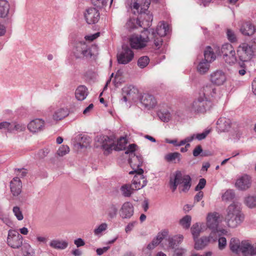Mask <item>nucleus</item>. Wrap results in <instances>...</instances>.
<instances>
[{"label": "nucleus", "instance_id": "obj_1", "mask_svg": "<svg viewBox=\"0 0 256 256\" xmlns=\"http://www.w3.org/2000/svg\"><path fill=\"white\" fill-rule=\"evenodd\" d=\"M243 220L244 216L238 203L234 202L228 206L226 220L228 227L236 228L242 223Z\"/></svg>", "mask_w": 256, "mask_h": 256}, {"label": "nucleus", "instance_id": "obj_2", "mask_svg": "<svg viewBox=\"0 0 256 256\" xmlns=\"http://www.w3.org/2000/svg\"><path fill=\"white\" fill-rule=\"evenodd\" d=\"M256 52V39L249 43L242 42L236 48L238 60L242 62H247L252 60Z\"/></svg>", "mask_w": 256, "mask_h": 256}, {"label": "nucleus", "instance_id": "obj_3", "mask_svg": "<svg viewBox=\"0 0 256 256\" xmlns=\"http://www.w3.org/2000/svg\"><path fill=\"white\" fill-rule=\"evenodd\" d=\"M191 178L189 175L184 174L180 171L177 170L174 174V178H170V184L172 191L174 192L178 186L182 188L183 192H187L191 186Z\"/></svg>", "mask_w": 256, "mask_h": 256}, {"label": "nucleus", "instance_id": "obj_4", "mask_svg": "<svg viewBox=\"0 0 256 256\" xmlns=\"http://www.w3.org/2000/svg\"><path fill=\"white\" fill-rule=\"evenodd\" d=\"M127 144L126 140L124 138H120L116 144L114 143L112 139L108 136L104 138V140L102 145V148L106 152V154H109L112 150L119 151L124 150Z\"/></svg>", "mask_w": 256, "mask_h": 256}, {"label": "nucleus", "instance_id": "obj_5", "mask_svg": "<svg viewBox=\"0 0 256 256\" xmlns=\"http://www.w3.org/2000/svg\"><path fill=\"white\" fill-rule=\"evenodd\" d=\"M221 53L226 63L232 65L238 62V56L236 55L235 50L231 44L226 43L222 44L221 48Z\"/></svg>", "mask_w": 256, "mask_h": 256}, {"label": "nucleus", "instance_id": "obj_6", "mask_svg": "<svg viewBox=\"0 0 256 256\" xmlns=\"http://www.w3.org/2000/svg\"><path fill=\"white\" fill-rule=\"evenodd\" d=\"M73 54L76 58H92L94 56L90 46L84 42L76 43L73 49Z\"/></svg>", "mask_w": 256, "mask_h": 256}, {"label": "nucleus", "instance_id": "obj_7", "mask_svg": "<svg viewBox=\"0 0 256 256\" xmlns=\"http://www.w3.org/2000/svg\"><path fill=\"white\" fill-rule=\"evenodd\" d=\"M212 106V102L210 100L205 99L200 96L192 104L190 110L196 112L204 113L209 110Z\"/></svg>", "mask_w": 256, "mask_h": 256}, {"label": "nucleus", "instance_id": "obj_8", "mask_svg": "<svg viewBox=\"0 0 256 256\" xmlns=\"http://www.w3.org/2000/svg\"><path fill=\"white\" fill-rule=\"evenodd\" d=\"M22 242L23 238L17 230L10 229L8 231L6 243L9 246L18 249L22 246Z\"/></svg>", "mask_w": 256, "mask_h": 256}, {"label": "nucleus", "instance_id": "obj_9", "mask_svg": "<svg viewBox=\"0 0 256 256\" xmlns=\"http://www.w3.org/2000/svg\"><path fill=\"white\" fill-rule=\"evenodd\" d=\"M141 34H132L129 38V42L132 48L136 50L144 48L148 41V37L146 32Z\"/></svg>", "mask_w": 256, "mask_h": 256}, {"label": "nucleus", "instance_id": "obj_10", "mask_svg": "<svg viewBox=\"0 0 256 256\" xmlns=\"http://www.w3.org/2000/svg\"><path fill=\"white\" fill-rule=\"evenodd\" d=\"M116 57L118 64H126L133 60L134 53L128 46H123L122 50L117 54Z\"/></svg>", "mask_w": 256, "mask_h": 256}, {"label": "nucleus", "instance_id": "obj_11", "mask_svg": "<svg viewBox=\"0 0 256 256\" xmlns=\"http://www.w3.org/2000/svg\"><path fill=\"white\" fill-rule=\"evenodd\" d=\"M134 173H136V174L134 176L132 184L136 191L145 186L146 185L147 180L142 175L144 170L142 168L136 169L134 171L130 172V174H133Z\"/></svg>", "mask_w": 256, "mask_h": 256}, {"label": "nucleus", "instance_id": "obj_12", "mask_svg": "<svg viewBox=\"0 0 256 256\" xmlns=\"http://www.w3.org/2000/svg\"><path fill=\"white\" fill-rule=\"evenodd\" d=\"M202 97L205 99L212 101L218 100L220 98V94L212 84H206L202 90Z\"/></svg>", "mask_w": 256, "mask_h": 256}, {"label": "nucleus", "instance_id": "obj_13", "mask_svg": "<svg viewBox=\"0 0 256 256\" xmlns=\"http://www.w3.org/2000/svg\"><path fill=\"white\" fill-rule=\"evenodd\" d=\"M150 4V0H144V2L143 4H141V9L140 12V14L138 18L140 20V19H144V20L141 21V24L142 26H151V22L152 20V16L150 14H146V11L148 10L149 6Z\"/></svg>", "mask_w": 256, "mask_h": 256}, {"label": "nucleus", "instance_id": "obj_14", "mask_svg": "<svg viewBox=\"0 0 256 256\" xmlns=\"http://www.w3.org/2000/svg\"><path fill=\"white\" fill-rule=\"evenodd\" d=\"M244 242L250 243L248 241H242L240 243L238 239L232 238L230 242V250L236 254L242 252L244 256H246L245 254L248 252V248H246V246H244L243 243Z\"/></svg>", "mask_w": 256, "mask_h": 256}, {"label": "nucleus", "instance_id": "obj_15", "mask_svg": "<svg viewBox=\"0 0 256 256\" xmlns=\"http://www.w3.org/2000/svg\"><path fill=\"white\" fill-rule=\"evenodd\" d=\"M226 74L222 70H216L210 75V80L215 85H223L226 81Z\"/></svg>", "mask_w": 256, "mask_h": 256}, {"label": "nucleus", "instance_id": "obj_16", "mask_svg": "<svg viewBox=\"0 0 256 256\" xmlns=\"http://www.w3.org/2000/svg\"><path fill=\"white\" fill-rule=\"evenodd\" d=\"M220 214L216 212H210L206 216V226L213 231L217 230L220 222Z\"/></svg>", "mask_w": 256, "mask_h": 256}, {"label": "nucleus", "instance_id": "obj_17", "mask_svg": "<svg viewBox=\"0 0 256 256\" xmlns=\"http://www.w3.org/2000/svg\"><path fill=\"white\" fill-rule=\"evenodd\" d=\"M134 208L130 202H124L120 210V216L122 219L130 218L134 214Z\"/></svg>", "mask_w": 256, "mask_h": 256}, {"label": "nucleus", "instance_id": "obj_18", "mask_svg": "<svg viewBox=\"0 0 256 256\" xmlns=\"http://www.w3.org/2000/svg\"><path fill=\"white\" fill-rule=\"evenodd\" d=\"M84 18L88 24H94L98 21L100 13L96 8H90L86 10Z\"/></svg>", "mask_w": 256, "mask_h": 256}, {"label": "nucleus", "instance_id": "obj_19", "mask_svg": "<svg viewBox=\"0 0 256 256\" xmlns=\"http://www.w3.org/2000/svg\"><path fill=\"white\" fill-rule=\"evenodd\" d=\"M44 128V121L42 119L36 118L32 120L28 125L30 132L35 133L42 130Z\"/></svg>", "mask_w": 256, "mask_h": 256}, {"label": "nucleus", "instance_id": "obj_20", "mask_svg": "<svg viewBox=\"0 0 256 256\" xmlns=\"http://www.w3.org/2000/svg\"><path fill=\"white\" fill-rule=\"evenodd\" d=\"M235 186L240 190H246L248 189L251 186L250 176L247 174L242 176L236 180Z\"/></svg>", "mask_w": 256, "mask_h": 256}, {"label": "nucleus", "instance_id": "obj_21", "mask_svg": "<svg viewBox=\"0 0 256 256\" xmlns=\"http://www.w3.org/2000/svg\"><path fill=\"white\" fill-rule=\"evenodd\" d=\"M168 235V231L166 230L158 233L156 237L154 238L152 242L148 245L146 248L147 249L149 250L154 249Z\"/></svg>", "mask_w": 256, "mask_h": 256}, {"label": "nucleus", "instance_id": "obj_22", "mask_svg": "<svg viewBox=\"0 0 256 256\" xmlns=\"http://www.w3.org/2000/svg\"><path fill=\"white\" fill-rule=\"evenodd\" d=\"M141 103L148 108H153L156 104V100L154 97L148 94H144L140 98Z\"/></svg>", "mask_w": 256, "mask_h": 256}, {"label": "nucleus", "instance_id": "obj_23", "mask_svg": "<svg viewBox=\"0 0 256 256\" xmlns=\"http://www.w3.org/2000/svg\"><path fill=\"white\" fill-rule=\"evenodd\" d=\"M22 184L20 179L14 178L10 182V191L14 196H18L22 192Z\"/></svg>", "mask_w": 256, "mask_h": 256}, {"label": "nucleus", "instance_id": "obj_24", "mask_svg": "<svg viewBox=\"0 0 256 256\" xmlns=\"http://www.w3.org/2000/svg\"><path fill=\"white\" fill-rule=\"evenodd\" d=\"M88 94L87 88L84 85H80L75 91V96L78 100L82 101L86 98Z\"/></svg>", "mask_w": 256, "mask_h": 256}, {"label": "nucleus", "instance_id": "obj_25", "mask_svg": "<svg viewBox=\"0 0 256 256\" xmlns=\"http://www.w3.org/2000/svg\"><path fill=\"white\" fill-rule=\"evenodd\" d=\"M217 128L220 132H224L229 130L230 127V120L226 118H220L216 122Z\"/></svg>", "mask_w": 256, "mask_h": 256}, {"label": "nucleus", "instance_id": "obj_26", "mask_svg": "<svg viewBox=\"0 0 256 256\" xmlns=\"http://www.w3.org/2000/svg\"><path fill=\"white\" fill-rule=\"evenodd\" d=\"M118 212V206L116 203L108 204L106 208L105 214L110 219H113L116 216Z\"/></svg>", "mask_w": 256, "mask_h": 256}, {"label": "nucleus", "instance_id": "obj_27", "mask_svg": "<svg viewBox=\"0 0 256 256\" xmlns=\"http://www.w3.org/2000/svg\"><path fill=\"white\" fill-rule=\"evenodd\" d=\"M240 30L244 35L252 36L255 32L256 28L254 25L248 22L243 24Z\"/></svg>", "mask_w": 256, "mask_h": 256}, {"label": "nucleus", "instance_id": "obj_28", "mask_svg": "<svg viewBox=\"0 0 256 256\" xmlns=\"http://www.w3.org/2000/svg\"><path fill=\"white\" fill-rule=\"evenodd\" d=\"M49 245L51 248L55 249L64 250L68 246V243L65 240L54 239L50 242Z\"/></svg>", "mask_w": 256, "mask_h": 256}, {"label": "nucleus", "instance_id": "obj_29", "mask_svg": "<svg viewBox=\"0 0 256 256\" xmlns=\"http://www.w3.org/2000/svg\"><path fill=\"white\" fill-rule=\"evenodd\" d=\"M129 163L134 171L136 169L140 168L142 164V159L140 156H133L128 160Z\"/></svg>", "mask_w": 256, "mask_h": 256}, {"label": "nucleus", "instance_id": "obj_30", "mask_svg": "<svg viewBox=\"0 0 256 256\" xmlns=\"http://www.w3.org/2000/svg\"><path fill=\"white\" fill-rule=\"evenodd\" d=\"M68 114V112L67 108H58L54 111L52 115V118L55 120H60L64 118Z\"/></svg>", "mask_w": 256, "mask_h": 256}, {"label": "nucleus", "instance_id": "obj_31", "mask_svg": "<svg viewBox=\"0 0 256 256\" xmlns=\"http://www.w3.org/2000/svg\"><path fill=\"white\" fill-rule=\"evenodd\" d=\"M120 190L122 195L124 197H130L136 191L132 184H124L121 186Z\"/></svg>", "mask_w": 256, "mask_h": 256}, {"label": "nucleus", "instance_id": "obj_32", "mask_svg": "<svg viewBox=\"0 0 256 256\" xmlns=\"http://www.w3.org/2000/svg\"><path fill=\"white\" fill-rule=\"evenodd\" d=\"M182 235L178 234L175 236L168 240V246L174 249L178 246L183 240Z\"/></svg>", "mask_w": 256, "mask_h": 256}, {"label": "nucleus", "instance_id": "obj_33", "mask_svg": "<svg viewBox=\"0 0 256 256\" xmlns=\"http://www.w3.org/2000/svg\"><path fill=\"white\" fill-rule=\"evenodd\" d=\"M194 240L195 242L194 248L196 250H200L204 248L208 244L210 238L206 236H203L200 239L197 238Z\"/></svg>", "mask_w": 256, "mask_h": 256}, {"label": "nucleus", "instance_id": "obj_34", "mask_svg": "<svg viewBox=\"0 0 256 256\" xmlns=\"http://www.w3.org/2000/svg\"><path fill=\"white\" fill-rule=\"evenodd\" d=\"M10 4L6 0H0V17H6L9 12Z\"/></svg>", "mask_w": 256, "mask_h": 256}, {"label": "nucleus", "instance_id": "obj_35", "mask_svg": "<svg viewBox=\"0 0 256 256\" xmlns=\"http://www.w3.org/2000/svg\"><path fill=\"white\" fill-rule=\"evenodd\" d=\"M244 202L248 208H254L256 207V196L248 195L244 198Z\"/></svg>", "mask_w": 256, "mask_h": 256}, {"label": "nucleus", "instance_id": "obj_36", "mask_svg": "<svg viewBox=\"0 0 256 256\" xmlns=\"http://www.w3.org/2000/svg\"><path fill=\"white\" fill-rule=\"evenodd\" d=\"M204 56L205 60L210 62L214 61L216 58V54L210 46H208L206 48L204 52Z\"/></svg>", "mask_w": 256, "mask_h": 256}, {"label": "nucleus", "instance_id": "obj_37", "mask_svg": "<svg viewBox=\"0 0 256 256\" xmlns=\"http://www.w3.org/2000/svg\"><path fill=\"white\" fill-rule=\"evenodd\" d=\"M181 154L178 152H170L164 156V160L168 162H172L178 160L180 162L181 160Z\"/></svg>", "mask_w": 256, "mask_h": 256}, {"label": "nucleus", "instance_id": "obj_38", "mask_svg": "<svg viewBox=\"0 0 256 256\" xmlns=\"http://www.w3.org/2000/svg\"><path fill=\"white\" fill-rule=\"evenodd\" d=\"M168 30V26L166 24L162 22L160 25L158 26L156 32L158 35L160 37L166 36Z\"/></svg>", "mask_w": 256, "mask_h": 256}, {"label": "nucleus", "instance_id": "obj_39", "mask_svg": "<svg viewBox=\"0 0 256 256\" xmlns=\"http://www.w3.org/2000/svg\"><path fill=\"white\" fill-rule=\"evenodd\" d=\"M210 62L206 61L205 60L200 62L198 66V70L200 74H204L209 70Z\"/></svg>", "mask_w": 256, "mask_h": 256}, {"label": "nucleus", "instance_id": "obj_40", "mask_svg": "<svg viewBox=\"0 0 256 256\" xmlns=\"http://www.w3.org/2000/svg\"><path fill=\"white\" fill-rule=\"evenodd\" d=\"M136 24L142 27L141 24V20L138 18L137 20L134 18L130 19L129 20L126 22V26L130 30L134 29L136 28Z\"/></svg>", "mask_w": 256, "mask_h": 256}, {"label": "nucleus", "instance_id": "obj_41", "mask_svg": "<svg viewBox=\"0 0 256 256\" xmlns=\"http://www.w3.org/2000/svg\"><path fill=\"white\" fill-rule=\"evenodd\" d=\"M191 221V216L189 215H186L180 220V224L183 228L188 229L190 226Z\"/></svg>", "mask_w": 256, "mask_h": 256}, {"label": "nucleus", "instance_id": "obj_42", "mask_svg": "<svg viewBox=\"0 0 256 256\" xmlns=\"http://www.w3.org/2000/svg\"><path fill=\"white\" fill-rule=\"evenodd\" d=\"M190 230L194 240H195L199 236L201 232V228L198 223H196L192 226Z\"/></svg>", "mask_w": 256, "mask_h": 256}, {"label": "nucleus", "instance_id": "obj_43", "mask_svg": "<svg viewBox=\"0 0 256 256\" xmlns=\"http://www.w3.org/2000/svg\"><path fill=\"white\" fill-rule=\"evenodd\" d=\"M26 125L18 122H12V132L14 131L22 132L25 130Z\"/></svg>", "mask_w": 256, "mask_h": 256}, {"label": "nucleus", "instance_id": "obj_44", "mask_svg": "<svg viewBox=\"0 0 256 256\" xmlns=\"http://www.w3.org/2000/svg\"><path fill=\"white\" fill-rule=\"evenodd\" d=\"M150 62V59L147 56H142L140 57L138 60V66L143 68L146 67Z\"/></svg>", "mask_w": 256, "mask_h": 256}, {"label": "nucleus", "instance_id": "obj_45", "mask_svg": "<svg viewBox=\"0 0 256 256\" xmlns=\"http://www.w3.org/2000/svg\"><path fill=\"white\" fill-rule=\"evenodd\" d=\"M226 36L228 40L232 42H237V38L234 32L230 29H227Z\"/></svg>", "mask_w": 256, "mask_h": 256}, {"label": "nucleus", "instance_id": "obj_46", "mask_svg": "<svg viewBox=\"0 0 256 256\" xmlns=\"http://www.w3.org/2000/svg\"><path fill=\"white\" fill-rule=\"evenodd\" d=\"M90 144V138L87 136H83L80 137V140L78 143L80 148H86Z\"/></svg>", "mask_w": 256, "mask_h": 256}, {"label": "nucleus", "instance_id": "obj_47", "mask_svg": "<svg viewBox=\"0 0 256 256\" xmlns=\"http://www.w3.org/2000/svg\"><path fill=\"white\" fill-rule=\"evenodd\" d=\"M12 212L18 220H22L24 219V216L20 207L14 206L12 208Z\"/></svg>", "mask_w": 256, "mask_h": 256}, {"label": "nucleus", "instance_id": "obj_48", "mask_svg": "<svg viewBox=\"0 0 256 256\" xmlns=\"http://www.w3.org/2000/svg\"><path fill=\"white\" fill-rule=\"evenodd\" d=\"M244 246H246V248H248V252L246 253V256H253L256 254V248H254L250 243H243Z\"/></svg>", "mask_w": 256, "mask_h": 256}, {"label": "nucleus", "instance_id": "obj_49", "mask_svg": "<svg viewBox=\"0 0 256 256\" xmlns=\"http://www.w3.org/2000/svg\"><path fill=\"white\" fill-rule=\"evenodd\" d=\"M234 197V192L233 190H226L222 196V199L224 200H230Z\"/></svg>", "mask_w": 256, "mask_h": 256}, {"label": "nucleus", "instance_id": "obj_50", "mask_svg": "<svg viewBox=\"0 0 256 256\" xmlns=\"http://www.w3.org/2000/svg\"><path fill=\"white\" fill-rule=\"evenodd\" d=\"M160 118L164 122H168L170 118V114L168 112H160L158 114Z\"/></svg>", "mask_w": 256, "mask_h": 256}, {"label": "nucleus", "instance_id": "obj_51", "mask_svg": "<svg viewBox=\"0 0 256 256\" xmlns=\"http://www.w3.org/2000/svg\"><path fill=\"white\" fill-rule=\"evenodd\" d=\"M108 228L107 224L104 222L99 225L96 228L94 229V232L95 235H98L102 232L105 231Z\"/></svg>", "mask_w": 256, "mask_h": 256}, {"label": "nucleus", "instance_id": "obj_52", "mask_svg": "<svg viewBox=\"0 0 256 256\" xmlns=\"http://www.w3.org/2000/svg\"><path fill=\"white\" fill-rule=\"evenodd\" d=\"M70 152L69 147L68 146L62 145L58 150L57 154L59 156H62Z\"/></svg>", "mask_w": 256, "mask_h": 256}, {"label": "nucleus", "instance_id": "obj_53", "mask_svg": "<svg viewBox=\"0 0 256 256\" xmlns=\"http://www.w3.org/2000/svg\"><path fill=\"white\" fill-rule=\"evenodd\" d=\"M134 90H132L130 87H125L122 88V94H125L128 98H130V100H132L134 98L133 94H134Z\"/></svg>", "mask_w": 256, "mask_h": 256}, {"label": "nucleus", "instance_id": "obj_54", "mask_svg": "<svg viewBox=\"0 0 256 256\" xmlns=\"http://www.w3.org/2000/svg\"><path fill=\"white\" fill-rule=\"evenodd\" d=\"M6 130L8 132H12V122H0V130Z\"/></svg>", "mask_w": 256, "mask_h": 256}, {"label": "nucleus", "instance_id": "obj_55", "mask_svg": "<svg viewBox=\"0 0 256 256\" xmlns=\"http://www.w3.org/2000/svg\"><path fill=\"white\" fill-rule=\"evenodd\" d=\"M136 145L135 144H130L128 146L126 150L125 154H130L131 156L134 155L135 156L134 152L136 150Z\"/></svg>", "mask_w": 256, "mask_h": 256}, {"label": "nucleus", "instance_id": "obj_56", "mask_svg": "<svg viewBox=\"0 0 256 256\" xmlns=\"http://www.w3.org/2000/svg\"><path fill=\"white\" fill-rule=\"evenodd\" d=\"M92 4L98 8H102L106 3V0H91Z\"/></svg>", "mask_w": 256, "mask_h": 256}, {"label": "nucleus", "instance_id": "obj_57", "mask_svg": "<svg viewBox=\"0 0 256 256\" xmlns=\"http://www.w3.org/2000/svg\"><path fill=\"white\" fill-rule=\"evenodd\" d=\"M210 130H206L204 132H202L200 134H195V138L198 139V140H202L206 138V137L210 133Z\"/></svg>", "mask_w": 256, "mask_h": 256}, {"label": "nucleus", "instance_id": "obj_58", "mask_svg": "<svg viewBox=\"0 0 256 256\" xmlns=\"http://www.w3.org/2000/svg\"><path fill=\"white\" fill-rule=\"evenodd\" d=\"M226 244V240L224 237H220L218 239V248L223 250Z\"/></svg>", "mask_w": 256, "mask_h": 256}, {"label": "nucleus", "instance_id": "obj_59", "mask_svg": "<svg viewBox=\"0 0 256 256\" xmlns=\"http://www.w3.org/2000/svg\"><path fill=\"white\" fill-rule=\"evenodd\" d=\"M206 180L204 178H200L198 182V184L196 186L195 190L196 191L200 190L202 189L206 186Z\"/></svg>", "mask_w": 256, "mask_h": 256}, {"label": "nucleus", "instance_id": "obj_60", "mask_svg": "<svg viewBox=\"0 0 256 256\" xmlns=\"http://www.w3.org/2000/svg\"><path fill=\"white\" fill-rule=\"evenodd\" d=\"M36 241L40 244H46L48 241V237L47 236H42L38 235L36 238Z\"/></svg>", "mask_w": 256, "mask_h": 256}, {"label": "nucleus", "instance_id": "obj_61", "mask_svg": "<svg viewBox=\"0 0 256 256\" xmlns=\"http://www.w3.org/2000/svg\"><path fill=\"white\" fill-rule=\"evenodd\" d=\"M0 219L7 226H10L12 224V221L10 218L4 214H0Z\"/></svg>", "mask_w": 256, "mask_h": 256}, {"label": "nucleus", "instance_id": "obj_62", "mask_svg": "<svg viewBox=\"0 0 256 256\" xmlns=\"http://www.w3.org/2000/svg\"><path fill=\"white\" fill-rule=\"evenodd\" d=\"M136 224H137L136 221H134V222L128 223V225L126 226V228H125L126 232V233H128L130 232H131Z\"/></svg>", "mask_w": 256, "mask_h": 256}, {"label": "nucleus", "instance_id": "obj_63", "mask_svg": "<svg viewBox=\"0 0 256 256\" xmlns=\"http://www.w3.org/2000/svg\"><path fill=\"white\" fill-rule=\"evenodd\" d=\"M186 252L185 249L182 248H176L174 250V256H184Z\"/></svg>", "mask_w": 256, "mask_h": 256}, {"label": "nucleus", "instance_id": "obj_64", "mask_svg": "<svg viewBox=\"0 0 256 256\" xmlns=\"http://www.w3.org/2000/svg\"><path fill=\"white\" fill-rule=\"evenodd\" d=\"M110 247L109 246H104L102 248H98L96 250V254L98 256H101L104 253L107 252L110 249Z\"/></svg>", "mask_w": 256, "mask_h": 256}]
</instances>
